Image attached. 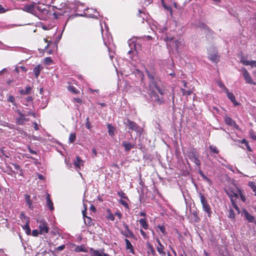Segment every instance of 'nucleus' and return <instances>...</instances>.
Wrapping results in <instances>:
<instances>
[{
    "mask_svg": "<svg viewBox=\"0 0 256 256\" xmlns=\"http://www.w3.org/2000/svg\"><path fill=\"white\" fill-rule=\"evenodd\" d=\"M54 4L53 7L60 11L54 13V15L56 18H58V16L64 15L66 13L70 14L71 12L69 4L62 2V0H55Z\"/></svg>",
    "mask_w": 256,
    "mask_h": 256,
    "instance_id": "nucleus-1",
    "label": "nucleus"
},
{
    "mask_svg": "<svg viewBox=\"0 0 256 256\" xmlns=\"http://www.w3.org/2000/svg\"><path fill=\"white\" fill-rule=\"evenodd\" d=\"M47 8L48 6L44 4H36V11L38 12V14L36 16L40 20H46L49 12Z\"/></svg>",
    "mask_w": 256,
    "mask_h": 256,
    "instance_id": "nucleus-2",
    "label": "nucleus"
},
{
    "mask_svg": "<svg viewBox=\"0 0 256 256\" xmlns=\"http://www.w3.org/2000/svg\"><path fill=\"white\" fill-rule=\"evenodd\" d=\"M53 44L52 42L48 40L46 38H44L43 42L40 43L38 50L40 51L42 50V52H46L48 54H51L53 53V50L48 49V48H50Z\"/></svg>",
    "mask_w": 256,
    "mask_h": 256,
    "instance_id": "nucleus-3",
    "label": "nucleus"
},
{
    "mask_svg": "<svg viewBox=\"0 0 256 256\" xmlns=\"http://www.w3.org/2000/svg\"><path fill=\"white\" fill-rule=\"evenodd\" d=\"M199 196L200 198V202L202 206L203 210L208 214V216L210 218L211 216L212 212L210 206L208 203L204 196L201 192L199 193Z\"/></svg>",
    "mask_w": 256,
    "mask_h": 256,
    "instance_id": "nucleus-4",
    "label": "nucleus"
},
{
    "mask_svg": "<svg viewBox=\"0 0 256 256\" xmlns=\"http://www.w3.org/2000/svg\"><path fill=\"white\" fill-rule=\"evenodd\" d=\"M124 124L126 126H128L130 130H134L140 134L142 133V129L135 122L129 119H127L124 120Z\"/></svg>",
    "mask_w": 256,
    "mask_h": 256,
    "instance_id": "nucleus-5",
    "label": "nucleus"
},
{
    "mask_svg": "<svg viewBox=\"0 0 256 256\" xmlns=\"http://www.w3.org/2000/svg\"><path fill=\"white\" fill-rule=\"evenodd\" d=\"M37 222L40 223L38 226L40 234H44L48 233V227L46 222L42 220H40L39 222L38 220Z\"/></svg>",
    "mask_w": 256,
    "mask_h": 256,
    "instance_id": "nucleus-6",
    "label": "nucleus"
},
{
    "mask_svg": "<svg viewBox=\"0 0 256 256\" xmlns=\"http://www.w3.org/2000/svg\"><path fill=\"white\" fill-rule=\"evenodd\" d=\"M36 4H26L24 7V10L28 12H30L36 16L38 14V12L36 11Z\"/></svg>",
    "mask_w": 256,
    "mask_h": 256,
    "instance_id": "nucleus-7",
    "label": "nucleus"
},
{
    "mask_svg": "<svg viewBox=\"0 0 256 256\" xmlns=\"http://www.w3.org/2000/svg\"><path fill=\"white\" fill-rule=\"evenodd\" d=\"M224 92L226 93L228 98L234 104L235 106L240 104L236 100L234 94L232 93L229 92L227 88H224Z\"/></svg>",
    "mask_w": 256,
    "mask_h": 256,
    "instance_id": "nucleus-8",
    "label": "nucleus"
},
{
    "mask_svg": "<svg viewBox=\"0 0 256 256\" xmlns=\"http://www.w3.org/2000/svg\"><path fill=\"white\" fill-rule=\"evenodd\" d=\"M27 68L24 66H16L14 70V74H20L21 75H24L27 72Z\"/></svg>",
    "mask_w": 256,
    "mask_h": 256,
    "instance_id": "nucleus-9",
    "label": "nucleus"
},
{
    "mask_svg": "<svg viewBox=\"0 0 256 256\" xmlns=\"http://www.w3.org/2000/svg\"><path fill=\"white\" fill-rule=\"evenodd\" d=\"M150 96L151 97V98L152 100L157 102L158 104H160L162 102V98H160L159 96L158 95V94L154 92H152L150 94Z\"/></svg>",
    "mask_w": 256,
    "mask_h": 256,
    "instance_id": "nucleus-10",
    "label": "nucleus"
},
{
    "mask_svg": "<svg viewBox=\"0 0 256 256\" xmlns=\"http://www.w3.org/2000/svg\"><path fill=\"white\" fill-rule=\"evenodd\" d=\"M156 240L158 243V246L156 247L157 251L162 256H165L166 253L164 251V246L160 243L158 238H156Z\"/></svg>",
    "mask_w": 256,
    "mask_h": 256,
    "instance_id": "nucleus-11",
    "label": "nucleus"
},
{
    "mask_svg": "<svg viewBox=\"0 0 256 256\" xmlns=\"http://www.w3.org/2000/svg\"><path fill=\"white\" fill-rule=\"evenodd\" d=\"M122 146L124 148L126 152H128L132 148H134V145L127 141H123L122 142Z\"/></svg>",
    "mask_w": 256,
    "mask_h": 256,
    "instance_id": "nucleus-12",
    "label": "nucleus"
},
{
    "mask_svg": "<svg viewBox=\"0 0 256 256\" xmlns=\"http://www.w3.org/2000/svg\"><path fill=\"white\" fill-rule=\"evenodd\" d=\"M220 56L217 53H212L208 56V58L212 62L217 64L219 62Z\"/></svg>",
    "mask_w": 256,
    "mask_h": 256,
    "instance_id": "nucleus-13",
    "label": "nucleus"
},
{
    "mask_svg": "<svg viewBox=\"0 0 256 256\" xmlns=\"http://www.w3.org/2000/svg\"><path fill=\"white\" fill-rule=\"evenodd\" d=\"M90 252L92 256H102L104 249H100V250H95L92 248H90Z\"/></svg>",
    "mask_w": 256,
    "mask_h": 256,
    "instance_id": "nucleus-14",
    "label": "nucleus"
},
{
    "mask_svg": "<svg viewBox=\"0 0 256 256\" xmlns=\"http://www.w3.org/2000/svg\"><path fill=\"white\" fill-rule=\"evenodd\" d=\"M46 202L48 208L50 210H54V207L53 203L50 198V194H46Z\"/></svg>",
    "mask_w": 256,
    "mask_h": 256,
    "instance_id": "nucleus-15",
    "label": "nucleus"
},
{
    "mask_svg": "<svg viewBox=\"0 0 256 256\" xmlns=\"http://www.w3.org/2000/svg\"><path fill=\"white\" fill-rule=\"evenodd\" d=\"M43 69V66L40 64L38 65L33 69V73L35 76V78H37L39 76L41 70Z\"/></svg>",
    "mask_w": 256,
    "mask_h": 256,
    "instance_id": "nucleus-16",
    "label": "nucleus"
},
{
    "mask_svg": "<svg viewBox=\"0 0 256 256\" xmlns=\"http://www.w3.org/2000/svg\"><path fill=\"white\" fill-rule=\"evenodd\" d=\"M241 62L245 66H250L252 68H256V60H242Z\"/></svg>",
    "mask_w": 256,
    "mask_h": 256,
    "instance_id": "nucleus-17",
    "label": "nucleus"
},
{
    "mask_svg": "<svg viewBox=\"0 0 256 256\" xmlns=\"http://www.w3.org/2000/svg\"><path fill=\"white\" fill-rule=\"evenodd\" d=\"M244 216L246 220L250 222H254V217L252 215L248 214V212L244 210Z\"/></svg>",
    "mask_w": 256,
    "mask_h": 256,
    "instance_id": "nucleus-18",
    "label": "nucleus"
},
{
    "mask_svg": "<svg viewBox=\"0 0 256 256\" xmlns=\"http://www.w3.org/2000/svg\"><path fill=\"white\" fill-rule=\"evenodd\" d=\"M16 122L17 124L20 125H24L25 122L28 120V118H26V116L24 118H17L16 119Z\"/></svg>",
    "mask_w": 256,
    "mask_h": 256,
    "instance_id": "nucleus-19",
    "label": "nucleus"
},
{
    "mask_svg": "<svg viewBox=\"0 0 256 256\" xmlns=\"http://www.w3.org/2000/svg\"><path fill=\"white\" fill-rule=\"evenodd\" d=\"M25 200L26 202V204H28V208L30 210H32L34 209V206H33L32 202L30 199V196L28 194H26L25 195Z\"/></svg>",
    "mask_w": 256,
    "mask_h": 256,
    "instance_id": "nucleus-20",
    "label": "nucleus"
},
{
    "mask_svg": "<svg viewBox=\"0 0 256 256\" xmlns=\"http://www.w3.org/2000/svg\"><path fill=\"white\" fill-rule=\"evenodd\" d=\"M188 157L190 160H192L194 158L196 157L198 155L194 150H192L188 152Z\"/></svg>",
    "mask_w": 256,
    "mask_h": 256,
    "instance_id": "nucleus-21",
    "label": "nucleus"
},
{
    "mask_svg": "<svg viewBox=\"0 0 256 256\" xmlns=\"http://www.w3.org/2000/svg\"><path fill=\"white\" fill-rule=\"evenodd\" d=\"M200 28H203L204 30H206L208 33L210 34H214V32L206 24L204 23H202L200 24Z\"/></svg>",
    "mask_w": 256,
    "mask_h": 256,
    "instance_id": "nucleus-22",
    "label": "nucleus"
},
{
    "mask_svg": "<svg viewBox=\"0 0 256 256\" xmlns=\"http://www.w3.org/2000/svg\"><path fill=\"white\" fill-rule=\"evenodd\" d=\"M238 194H236V193L234 194V196H235L236 198H238V195H240V196L243 202H245L246 200V198L244 196V195L242 191L240 189H238Z\"/></svg>",
    "mask_w": 256,
    "mask_h": 256,
    "instance_id": "nucleus-23",
    "label": "nucleus"
},
{
    "mask_svg": "<svg viewBox=\"0 0 256 256\" xmlns=\"http://www.w3.org/2000/svg\"><path fill=\"white\" fill-rule=\"evenodd\" d=\"M83 161L80 159V157L78 156L76 158V160L74 161V165L76 166L79 169L80 168V166L82 165Z\"/></svg>",
    "mask_w": 256,
    "mask_h": 256,
    "instance_id": "nucleus-24",
    "label": "nucleus"
},
{
    "mask_svg": "<svg viewBox=\"0 0 256 256\" xmlns=\"http://www.w3.org/2000/svg\"><path fill=\"white\" fill-rule=\"evenodd\" d=\"M107 126L109 135L113 136L114 135L115 128L110 124H108Z\"/></svg>",
    "mask_w": 256,
    "mask_h": 256,
    "instance_id": "nucleus-25",
    "label": "nucleus"
},
{
    "mask_svg": "<svg viewBox=\"0 0 256 256\" xmlns=\"http://www.w3.org/2000/svg\"><path fill=\"white\" fill-rule=\"evenodd\" d=\"M139 222L142 228L145 230H147L148 228V224L145 218H140L139 220Z\"/></svg>",
    "mask_w": 256,
    "mask_h": 256,
    "instance_id": "nucleus-26",
    "label": "nucleus"
},
{
    "mask_svg": "<svg viewBox=\"0 0 256 256\" xmlns=\"http://www.w3.org/2000/svg\"><path fill=\"white\" fill-rule=\"evenodd\" d=\"M242 72L243 76L245 80H252L249 72L246 68H244L242 69Z\"/></svg>",
    "mask_w": 256,
    "mask_h": 256,
    "instance_id": "nucleus-27",
    "label": "nucleus"
},
{
    "mask_svg": "<svg viewBox=\"0 0 256 256\" xmlns=\"http://www.w3.org/2000/svg\"><path fill=\"white\" fill-rule=\"evenodd\" d=\"M29 222L30 220H28L26 222V224L23 226V228L25 230V232L27 234H30V228L29 226Z\"/></svg>",
    "mask_w": 256,
    "mask_h": 256,
    "instance_id": "nucleus-28",
    "label": "nucleus"
},
{
    "mask_svg": "<svg viewBox=\"0 0 256 256\" xmlns=\"http://www.w3.org/2000/svg\"><path fill=\"white\" fill-rule=\"evenodd\" d=\"M32 88L30 86H26L25 90L22 89L20 90V92L22 94H28L31 91Z\"/></svg>",
    "mask_w": 256,
    "mask_h": 256,
    "instance_id": "nucleus-29",
    "label": "nucleus"
},
{
    "mask_svg": "<svg viewBox=\"0 0 256 256\" xmlns=\"http://www.w3.org/2000/svg\"><path fill=\"white\" fill-rule=\"evenodd\" d=\"M68 90L71 92L76 94L80 93V90L76 89L74 86H68Z\"/></svg>",
    "mask_w": 256,
    "mask_h": 256,
    "instance_id": "nucleus-30",
    "label": "nucleus"
},
{
    "mask_svg": "<svg viewBox=\"0 0 256 256\" xmlns=\"http://www.w3.org/2000/svg\"><path fill=\"white\" fill-rule=\"evenodd\" d=\"M156 81H152V84L154 85L156 89L158 90V92L160 94H164L165 90L164 88H160L159 86H158L156 84Z\"/></svg>",
    "mask_w": 256,
    "mask_h": 256,
    "instance_id": "nucleus-31",
    "label": "nucleus"
},
{
    "mask_svg": "<svg viewBox=\"0 0 256 256\" xmlns=\"http://www.w3.org/2000/svg\"><path fill=\"white\" fill-rule=\"evenodd\" d=\"M248 185L252 190V191L254 192V195L256 196V184H255V182H250Z\"/></svg>",
    "mask_w": 256,
    "mask_h": 256,
    "instance_id": "nucleus-32",
    "label": "nucleus"
},
{
    "mask_svg": "<svg viewBox=\"0 0 256 256\" xmlns=\"http://www.w3.org/2000/svg\"><path fill=\"white\" fill-rule=\"evenodd\" d=\"M225 122L226 124L232 126L234 124V120L230 117H226L224 119Z\"/></svg>",
    "mask_w": 256,
    "mask_h": 256,
    "instance_id": "nucleus-33",
    "label": "nucleus"
},
{
    "mask_svg": "<svg viewBox=\"0 0 256 256\" xmlns=\"http://www.w3.org/2000/svg\"><path fill=\"white\" fill-rule=\"evenodd\" d=\"M125 242L126 244V246L127 249L130 250H133V246L131 244L130 242L128 239H125Z\"/></svg>",
    "mask_w": 256,
    "mask_h": 256,
    "instance_id": "nucleus-34",
    "label": "nucleus"
},
{
    "mask_svg": "<svg viewBox=\"0 0 256 256\" xmlns=\"http://www.w3.org/2000/svg\"><path fill=\"white\" fill-rule=\"evenodd\" d=\"M76 134L74 133H71L69 136V138H68L69 142L70 143H72L76 140Z\"/></svg>",
    "mask_w": 256,
    "mask_h": 256,
    "instance_id": "nucleus-35",
    "label": "nucleus"
},
{
    "mask_svg": "<svg viewBox=\"0 0 256 256\" xmlns=\"http://www.w3.org/2000/svg\"><path fill=\"white\" fill-rule=\"evenodd\" d=\"M44 62L46 64L50 65L53 63V60L50 57H46L44 60Z\"/></svg>",
    "mask_w": 256,
    "mask_h": 256,
    "instance_id": "nucleus-36",
    "label": "nucleus"
},
{
    "mask_svg": "<svg viewBox=\"0 0 256 256\" xmlns=\"http://www.w3.org/2000/svg\"><path fill=\"white\" fill-rule=\"evenodd\" d=\"M148 248L150 252L154 256L156 254L155 250H154L153 246L152 245H151L150 244H148Z\"/></svg>",
    "mask_w": 256,
    "mask_h": 256,
    "instance_id": "nucleus-37",
    "label": "nucleus"
},
{
    "mask_svg": "<svg viewBox=\"0 0 256 256\" xmlns=\"http://www.w3.org/2000/svg\"><path fill=\"white\" fill-rule=\"evenodd\" d=\"M231 202L234 208L237 211L238 214L240 213V210L238 208V206L236 204V203L234 201L232 198H231Z\"/></svg>",
    "mask_w": 256,
    "mask_h": 256,
    "instance_id": "nucleus-38",
    "label": "nucleus"
},
{
    "mask_svg": "<svg viewBox=\"0 0 256 256\" xmlns=\"http://www.w3.org/2000/svg\"><path fill=\"white\" fill-rule=\"evenodd\" d=\"M84 223L86 224L88 226L92 225V219L90 218L88 216H86V218L84 219Z\"/></svg>",
    "mask_w": 256,
    "mask_h": 256,
    "instance_id": "nucleus-39",
    "label": "nucleus"
},
{
    "mask_svg": "<svg viewBox=\"0 0 256 256\" xmlns=\"http://www.w3.org/2000/svg\"><path fill=\"white\" fill-rule=\"evenodd\" d=\"M228 217L233 220L235 219V214L232 210L231 209L229 210Z\"/></svg>",
    "mask_w": 256,
    "mask_h": 256,
    "instance_id": "nucleus-40",
    "label": "nucleus"
},
{
    "mask_svg": "<svg viewBox=\"0 0 256 256\" xmlns=\"http://www.w3.org/2000/svg\"><path fill=\"white\" fill-rule=\"evenodd\" d=\"M241 143L243 144H244L245 146H246L247 148L248 149V150L249 151H251L252 150L250 146L248 145V141L246 140L243 139L242 140Z\"/></svg>",
    "mask_w": 256,
    "mask_h": 256,
    "instance_id": "nucleus-41",
    "label": "nucleus"
},
{
    "mask_svg": "<svg viewBox=\"0 0 256 256\" xmlns=\"http://www.w3.org/2000/svg\"><path fill=\"white\" fill-rule=\"evenodd\" d=\"M210 149L212 152L214 153L218 154V150L216 146H210Z\"/></svg>",
    "mask_w": 256,
    "mask_h": 256,
    "instance_id": "nucleus-42",
    "label": "nucleus"
},
{
    "mask_svg": "<svg viewBox=\"0 0 256 256\" xmlns=\"http://www.w3.org/2000/svg\"><path fill=\"white\" fill-rule=\"evenodd\" d=\"M192 161L194 162L196 166H200V162L198 158V156L194 158Z\"/></svg>",
    "mask_w": 256,
    "mask_h": 256,
    "instance_id": "nucleus-43",
    "label": "nucleus"
},
{
    "mask_svg": "<svg viewBox=\"0 0 256 256\" xmlns=\"http://www.w3.org/2000/svg\"><path fill=\"white\" fill-rule=\"evenodd\" d=\"M122 234L126 236V237H133L134 236V234L131 231V234H129L128 231H124V232H122Z\"/></svg>",
    "mask_w": 256,
    "mask_h": 256,
    "instance_id": "nucleus-44",
    "label": "nucleus"
},
{
    "mask_svg": "<svg viewBox=\"0 0 256 256\" xmlns=\"http://www.w3.org/2000/svg\"><path fill=\"white\" fill-rule=\"evenodd\" d=\"M8 100L14 104L15 98L12 96H9Z\"/></svg>",
    "mask_w": 256,
    "mask_h": 256,
    "instance_id": "nucleus-45",
    "label": "nucleus"
},
{
    "mask_svg": "<svg viewBox=\"0 0 256 256\" xmlns=\"http://www.w3.org/2000/svg\"><path fill=\"white\" fill-rule=\"evenodd\" d=\"M250 136L252 139L256 140V136L254 134V130H251L250 131Z\"/></svg>",
    "mask_w": 256,
    "mask_h": 256,
    "instance_id": "nucleus-46",
    "label": "nucleus"
},
{
    "mask_svg": "<svg viewBox=\"0 0 256 256\" xmlns=\"http://www.w3.org/2000/svg\"><path fill=\"white\" fill-rule=\"evenodd\" d=\"M218 86H219V87L220 88H222L223 91L224 92V88H226L225 87V86H224V84L222 82V81H218Z\"/></svg>",
    "mask_w": 256,
    "mask_h": 256,
    "instance_id": "nucleus-47",
    "label": "nucleus"
},
{
    "mask_svg": "<svg viewBox=\"0 0 256 256\" xmlns=\"http://www.w3.org/2000/svg\"><path fill=\"white\" fill-rule=\"evenodd\" d=\"M16 112L18 114L19 118H24L26 116V114L22 113L20 110H18Z\"/></svg>",
    "mask_w": 256,
    "mask_h": 256,
    "instance_id": "nucleus-48",
    "label": "nucleus"
},
{
    "mask_svg": "<svg viewBox=\"0 0 256 256\" xmlns=\"http://www.w3.org/2000/svg\"><path fill=\"white\" fill-rule=\"evenodd\" d=\"M65 245L64 244H62V246H60L58 247H57L56 248V250H58V251H62V250H64V248H65Z\"/></svg>",
    "mask_w": 256,
    "mask_h": 256,
    "instance_id": "nucleus-49",
    "label": "nucleus"
},
{
    "mask_svg": "<svg viewBox=\"0 0 256 256\" xmlns=\"http://www.w3.org/2000/svg\"><path fill=\"white\" fill-rule=\"evenodd\" d=\"M40 232L37 230H34L32 232V235L34 236H38Z\"/></svg>",
    "mask_w": 256,
    "mask_h": 256,
    "instance_id": "nucleus-50",
    "label": "nucleus"
},
{
    "mask_svg": "<svg viewBox=\"0 0 256 256\" xmlns=\"http://www.w3.org/2000/svg\"><path fill=\"white\" fill-rule=\"evenodd\" d=\"M120 202L122 205L126 207H128V204H127V202H126L120 200Z\"/></svg>",
    "mask_w": 256,
    "mask_h": 256,
    "instance_id": "nucleus-51",
    "label": "nucleus"
},
{
    "mask_svg": "<svg viewBox=\"0 0 256 256\" xmlns=\"http://www.w3.org/2000/svg\"><path fill=\"white\" fill-rule=\"evenodd\" d=\"M76 251L77 252H85L84 249L80 247V246H77L76 248Z\"/></svg>",
    "mask_w": 256,
    "mask_h": 256,
    "instance_id": "nucleus-52",
    "label": "nucleus"
},
{
    "mask_svg": "<svg viewBox=\"0 0 256 256\" xmlns=\"http://www.w3.org/2000/svg\"><path fill=\"white\" fill-rule=\"evenodd\" d=\"M200 174L206 180H207L208 182H210V180L202 172V171L200 172Z\"/></svg>",
    "mask_w": 256,
    "mask_h": 256,
    "instance_id": "nucleus-53",
    "label": "nucleus"
},
{
    "mask_svg": "<svg viewBox=\"0 0 256 256\" xmlns=\"http://www.w3.org/2000/svg\"><path fill=\"white\" fill-rule=\"evenodd\" d=\"M88 118H86L87 122H86V127L88 129L90 130V128H91V125H90V123L88 121Z\"/></svg>",
    "mask_w": 256,
    "mask_h": 256,
    "instance_id": "nucleus-54",
    "label": "nucleus"
},
{
    "mask_svg": "<svg viewBox=\"0 0 256 256\" xmlns=\"http://www.w3.org/2000/svg\"><path fill=\"white\" fill-rule=\"evenodd\" d=\"M124 226L126 229L125 231H128L129 234H131V230H130L129 229L128 225L126 224H124Z\"/></svg>",
    "mask_w": 256,
    "mask_h": 256,
    "instance_id": "nucleus-55",
    "label": "nucleus"
},
{
    "mask_svg": "<svg viewBox=\"0 0 256 256\" xmlns=\"http://www.w3.org/2000/svg\"><path fill=\"white\" fill-rule=\"evenodd\" d=\"M20 218H24L27 222L28 220H29V218L27 216H26L24 213L20 214Z\"/></svg>",
    "mask_w": 256,
    "mask_h": 256,
    "instance_id": "nucleus-56",
    "label": "nucleus"
},
{
    "mask_svg": "<svg viewBox=\"0 0 256 256\" xmlns=\"http://www.w3.org/2000/svg\"><path fill=\"white\" fill-rule=\"evenodd\" d=\"M26 115H28H28H32L34 118H36V115L35 113L32 112V110H30L28 112V114H26Z\"/></svg>",
    "mask_w": 256,
    "mask_h": 256,
    "instance_id": "nucleus-57",
    "label": "nucleus"
},
{
    "mask_svg": "<svg viewBox=\"0 0 256 256\" xmlns=\"http://www.w3.org/2000/svg\"><path fill=\"white\" fill-rule=\"evenodd\" d=\"M114 216H117L120 219L121 218L122 214L120 212H116L114 213Z\"/></svg>",
    "mask_w": 256,
    "mask_h": 256,
    "instance_id": "nucleus-58",
    "label": "nucleus"
},
{
    "mask_svg": "<svg viewBox=\"0 0 256 256\" xmlns=\"http://www.w3.org/2000/svg\"><path fill=\"white\" fill-rule=\"evenodd\" d=\"M28 151L32 154H37L36 152L32 150L30 147L28 148Z\"/></svg>",
    "mask_w": 256,
    "mask_h": 256,
    "instance_id": "nucleus-59",
    "label": "nucleus"
},
{
    "mask_svg": "<svg viewBox=\"0 0 256 256\" xmlns=\"http://www.w3.org/2000/svg\"><path fill=\"white\" fill-rule=\"evenodd\" d=\"M108 218L111 220H114V215L112 214H110L108 216Z\"/></svg>",
    "mask_w": 256,
    "mask_h": 256,
    "instance_id": "nucleus-60",
    "label": "nucleus"
},
{
    "mask_svg": "<svg viewBox=\"0 0 256 256\" xmlns=\"http://www.w3.org/2000/svg\"><path fill=\"white\" fill-rule=\"evenodd\" d=\"M74 100L75 102H76L79 103V104H80L82 102V100H80L79 98H74Z\"/></svg>",
    "mask_w": 256,
    "mask_h": 256,
    "instance_id": "nucleus-61",
    "label": "nucleus"
},
{
    "mask_svg": "<svg viewBox=\"0 0 256 256\" xmlns=\"http://www.w3.org/2000/svg\"><path fill=\"white\" fill-rule=\"evenodd\" d=\"M140 232L141 234L144 237V238H146V232L142 230V229H140Z\"/></svg>",
    "mask_w": 256,
    "mask_h": 256,
    "instance_id": "nucleus-62",
    "label": "nucleus"
},
{
    "mask_svg": "<svg viewBox=\"0 0 256 256\" xmlns=\"http://www.w3.org/2000/svg\"><path fill=\"white\" fill-rule=\"evenodd\" d=\"M160 230L164 234V230H165V228L164 226H158Z\"/></svg>",
    "mask_w": 256,
    "mask_h": 256,
    "instance_id": "nucleus-63",
    "label": "nucleus"
},
{
    "mask_svg": "<svg viewBox=\"0 0 256 256\" xmlns=\"http://www.w3.org/2000/svg\"><path fill=\"white\" fill-rule=\"evenodd\" d=\"M38 178L40 179V180H44L45 179V178L44 176L41 174H38Z\"/></svg>",
    "mask_w": 256,
    "mask_h": 256,
    "instance_id": "nucleus-64",
    "label": "nucleus"
}]
</instances>
